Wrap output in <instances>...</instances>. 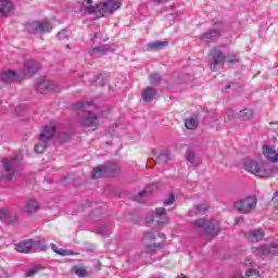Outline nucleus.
<instances>
[{
    "label": "nucleus",
    "mask_w": 278,
    "mask_h": 278,
    "mask_svg": "<svg viewBox=\"0 0 278 278\" xmlns=\"http://www.w3.org/2000/svg\"><path fill=\"white\" fill-rule=\"evenodd\" d=\"M87 7L83 3V10L87 14H97L99 18H103V16H110V14H114L116 10H121V1L118 0H105L104 2H99L96 5H92V0H85Z\"/></svg>",
    "instance_id": "obj_1"
},
{
    "label": "nucleus",
    "mask_w": 278,
    "mask_h": 278,
    "mask_svg": "<svg viewBox=\"0 0 278 278\" xmlns=\"http://www.w3.org/2000/svg\"><path fill=\"white\" fill-rule=\"evenodd\" d=\"M243 168L248 173H251V175L260 177V179H270V177H275V167L263 161L245 160L243 162Z\"/></svg>",
    "instance_id": "obj_2"
},
{
    "label": "nucleus",
    "mask_w": 278,
    "mask_h": 278,
    "mask_svg": "<svg viewBox=\"0 0 278 278\" xmlns=\"http://www.w3.org/2000/svg\"><path fill=\"white\" fill-rule=\"evenodd\" d=\"M195 229H203L207 238H216L220 232V223L218 220L205 222V219H197L194 222Z\"/></svg>",
    "instance_id": "obj_3"
},
{
    "label": "nucleus",
    "mask_w": 278,
    "mask_h": 278,
    "mask_svg": "<svg viewBox=\"0 0 278 278\" xmlns=\"http://www.w3.org/2000/svg\"><path fill=\"white\" fill-rule=\"evenodd\" d=\"M37 72L31 71H4L0 74L2 81H22L27 77H34Z\"/></svg>",
    "instance_id": "obj_4"
},
{
    "label": "nucleus",
    "mask_w": 278,
    "mask_h": 278,
    "mask_svg": "<svg viewBox=\"0 0 278 278\" xmlns=\"http://www.w3.org/2000/svg\"><path fill=\"white\" fill-rule=\"evenodd\" d=\"M257 205V198L255 197H248L243 200H239L235 203V208L240 214H249L253 212V208Z\"/></svg>",
    "instance_id": "obj_5"
},
{
    "label": "nucleus",
    "mask_w": 278,
    "mask_h": 278,
    "mask_svg": "<svg viewBox=\"0 0 278 278\" xmlns=\"http://www.w3.org/2000/svg\"><path fill=\"white\" fill-rule=\"evenodd\" d=\"M27 29L29 34H49L53 29V25L49 21H36L28 23Z\"/></svg>",
    "instance_id": "obj_6"
},
{
    "label": "nucleus",
    "mask_w": 278,
    "mask_h": 278,
    "mask_svg": "<svg viewBox=\"0 0 278 278\" xmlns=\"http://www.w3.org/2000/svg\"><path fill=\"white\" fill-rule=\"evenodd\" d=\"M37 92L39 94H51V92H58V85L47 78H39L36 83Z\"/></svg>",
    "instance_id": "obj_7"
},
{
    "label": "nucleus",
    "mask_w": 278,
    "mask_h": 278,
    "mask_svg": "<svg viewBox=\"0 0 278 278\" xmlns=\"http://www.w3.org/2000/svg\"><path fill=\"white\" fill-rule=\"evenodd\" d=\"M223 31V23L217 22L216 27L207 30L201 37L202 42H216L217 39L220 38V34Z\"/></svg>",
    "instance_id": "obj_8"
},
{
    "label": "nucleus",
    "mask_w": 278,
    "mask_h": 278,
    "mask_svg": "<svg viewBox=\"0 0 278 278\" xmlns=\"http://www.w3.org/2000/svg\"><path fill=\"white\" fill-rule=\"evenodd\" d=\"M156 222L159 225H168V216H166V208L157 207L155 210V215L148 216L146 223L151 225V223Z\"/></svg>",
    "instance_id": "obj_9"
},
{
    "label": "nucleus",
    "mask_w": 278,
    "mask_h": 278,
    "mask_svg": "<svg viewBox=\"0 0 278 278\" xmlns=\"http://www.w3.org/2000/svg\"><path fill=\"white\" fill-rule=\"evenodd\" d=\"M14 162L3 159L2 160V167L0 169V179H7V181H10L12 177L15 175V170L13 167Z\"/></svg>",
    "instance_id": "obj_10"
},
{
    "label": "nucleus",
    "mask_w": 278,
    "mask_h": 278,
    "mask_svg": "<svg viewBox=\"0 0 278 278\" xmlns=\"http://www.w3.org/2000/svg\"><path fill=\"white\" fill-rule=\"evenodd\" d=\"M55 136V124L50 122L48 125L43 126L39 134L40 142H51V139Z\"/></svg>",
    "instance_id": "obj_11"
},
{
    "label": "nucleus",
    "mask_w": 278,
    "mask_h": 278,
    "mask_svg": "<svg viewBox=\"0 0 278 278\" xmlns=\"http://www.w3.org/2000/svg\"><path fill=\"white\" fill-rule=\"evenodd\" d=\"M211 56V64L213 66H222V64H225L227 62V55L220 51L218 48H213L210 52Z\"/></svg>",
    "instance_id": "obj_12"
},
{
    "label": "nucleus",
    "mask_w": 278,
    "mask_h": 278,
    "mask_svg": "<svg viewBox=\"0 0 278 278\" xmlns=\"http://www.w3.org/2000/svg\"><path fill=\"white\" fill-rule=\"evenodd\" d=\"M80 125L83 127H98L99 125V115L87 112L83 117H80Z\"/></svg>",
    "instance_id": "obj_13"
},
{
    "label": "nucleus",
    "mask_w": 278,
    "mask_h": 278,
    "mask_svg": "<svg viewBox=\"0 0 278 278\" xmlns=\"http://www.w3.org/2000/svg\"><path fill=\"white\" fill-rule=\"evenodd\" d=\"M264 230L262 229H255V230H250L245 233V238L250 240V242H260V240H264Z\"/></svg>",
    "instance_id": "obj_14"
},
{
    "label": "nucleus",
    "mask_w": 278,
    "mask_h": 278,
    "mask_svg": "<svg viewBox=\"0 0 278 278\" xmlns=\"http://www.w3.org/2000/svg\"><path fill=\"white\" fill-rule=\"evenodd\" d=\"M263 155L266 157V160H269V162L277 163L278 162V154L270 146H264L263 147Z\"/></svg>",
    "instance_id": "obj_15"
},
{
    "label": "nucleus",
    "mask_w": 278,
    "mask_h": 278,
    "mask_svg": "<svg viewBox=\"0 0 278 278\" xmlns=\"http://www.w3.org/2000/svg\"><path fill=\"white\" fill-rule=\"evenodd\" d=\"M34 249V240L28 239L16 245L18 253H29Z\"/></svg>",
    "instance_id": "obj_16"
},
{
    "label": "nucleus",
    "mask_w": 278,
    "mask_h": 278,
    "mask_svg": "<svg viewBox=\"0 0 278 278\" xmlns=\"http://www.w3.org/2000/svg\"><path fill=\"white\" fill-rule=\"evenodd\" d=\"M14 10V4L10 0H0V14L8 16Z\"/></svg>",
    "instance_id": "obj_17"
},
{
    "label": "nucleus",
    "mask_w": 278,
    "mask_h": 278,
    "mask_svg": "<svg viewBox=\"0 0 278 278\" xmlns=\"http://www.w3.org/2000/svg\"><path fill=\"white\" fill-rule=\"evenodd\" d=\"M155 190H157V185L147 187L146 190L139 192L138 195H135V201H137V203H142V198L148 197V194H152Z\"/></svg>",
    "instance_id": "obj_18"
},
{
    "label": "nucleus",
    "mask_w": 278,
    "mask_h": 278,
    "mask_svg": "<svg viewBox=\"0 0 278 278\" xmlns=\"http://www.w3.org/2000/svg\"><path fill=\"white\" fill-rule=\"evenodd\" d=\"M39 208H40V204H38V201L29 200L25 205L24 212H26V214L31 216V214H36V212H38Z\"/></svg>",
    "instance_id": "obj_19"
},
{
    "label": "nucleus",
    "mask_w": 278,
    "mask_h": 278,
    "mask_svg": "<svg viewBox=\"0 0 278 278\" xmlns=\"http://www.w3.org/2000/svg\"><path fill=\"white\" fill-rule=\"evenodd\" d=\"M155 94H157V90H155L151 87H147L142 91V99H143V101L149 103V102L153 101V99H155Z\"/></svg>",
    "instance_id": "obj_20"
},
{
    "label": "nucleus",
    "mask_w": 278,
    "mask_h": 278,
    "mask_svg": "<svg viewBox=\"0 0 278 278\" xmlns=\"http://www.w3.org/2000/svg\"><path fill=\"white\" fill-rule=\"evenodd\" d=\"M168 46V41H153L147 45V51H160Z\"/></svg>",
    "instance_id": "obj_21"
},
{
    "label": "nucleus",
    "mask_w": 278,
    "mask_h": 278,
    "mask_svg": "<svg viewBox=\"0 0 278 278\" xmlns=\"http://www.w3.org/2000/svg\"><path fill=\"white\" fill-rule=\"evenodd\" d=\"M108 52H110L109 45L93 47L90 51L91 55H106Z\"/></svg>",
    "instance_id": "obj_22"
},
{
    "label": "nucleus",
    "mask_w": 278,
    "mask_h": 278,
    "mask_svg": "<svg viewBox=\"0 0 278 278\" xmlns=\"http://www.w3.org/2000/svg\"><path fill=\"white\" fill-rule=\"evenodd\" d=\"M24 71H40V63L34 59L24 62Z\"/></svg>",
    "instance_id": "obj_23"
},
{
    "label": "nucleus",
    "mask_w": 278,
    "mask_h": 278,
    "mask_svg": "<svg viewBox=\"0 0 278 278\" xmlns=\"http://www.w3.org/2000/svg\"><path fill=\"white\" fill-rule=\"evenodd\" d=\"M103 175H105V166L100 165L96 168H93V170L91 172V177L93 179H101V177H103Z\"/></svg>",
    "instance_id": "obj_24"
},
{
    "label": "nucleus",
    "mask_w": 278,
    "mask_h": 278,
    "mask_svg": "<svg viewBox=\"0 0 278 278\" xmlns=\"http://www.w3.org/2000/svg\"><path fill=\"white\" fill-rule=\"evenodd\" d=\"M50 247H51L52 251L54 253H56V255H62V256L75 255V253H73V251L64 250V249H58V245H55V243H51Z\"/></svg>",
    "instance_id": "obj_25"
},
{
    "label": "nucleus",
    "mask_w": 278,
    "mask_h": 278,
    "mask_svg": "<svg viewBox=\"0 0 278 278\" xmlns=\"http://www.w3.org/2000/svg\"><path fill=\"white\" fill-rule=\"evenodd\" d=\"M239 118L241 121H251L253 118V110L251 109H244L239 112Z\"/></svg>",
    "instance_id": "obj_26"
},
{
    "label": "nucleus",
    "mask_w": 278,
    "mask_h": 278,
    "mask_svg": "<svg viewBox=\"0 0 278 278\" xmlns=\"http://www.w3.org/2000/svg\"><path fill=\"white\" fill-rule=\"evenodd\" d=\"M232 278H260V271L250 268L245 273V276H241L240 274H237Z\"/></svg>",
    "instance_id": "obj_27"
},
{
    "label": "nucleus",
    "mask_w": 278,
    "mask_h": 278,
    "mask_svg": "<svg viewBox=\"0 0 278 278\" xmlns=\"http://www.w3.org/2000/svg\"><path fill=\"white\" fill-rule=\"evenodd\" d=\"M254 253H256V255H258L260 257L264 256V255H268L270 254V248L268 245H261L258 248H254Z\"/></svg>",
    "instance_id": "obj_28"
},
{
    "label": "nucleus",
    "mask_w": 278,
    "mask_h": 278,
    "mask_svg": "<svg viewBox=\"0 0 278 278\" xmlns=\"http://www.w3.org/2000/svg\"><path fill=\"white\" fill-rule=\"evenodd\" d=\"M226 62L228 64H239L240 63V52L230 53L226 56Z\"/></svg>",
    "instance_id": "obj_29"
},
{
    "label": "nucleus",
    "mask_w": 278,
    "mask_h": 278,
    "mask_svg": "<svg viewBox=\"0 0 278 278\" xmlns=\"http://www.w3.org/2000/svg\"><path fill=\"white\" fill-rule=\"evenodd\" d=\"M49 144V141H40L35 144V153L42 154L45 151H47V147Z\"/></svg>",
    "instance_id": "obj_30"
},
{
    "label": "nucleus",
    "mask_w": 278,
    "mask_h": 278,
    "mask_svg": "<svg viewBox=\"0 0 278 278\" xmlns=\"http://www.w3.org/2000/svg\"><path fill=\"white\" fill-rule=\"evenodd\" d=\"M185 127L191 130L197 129V127H199V122L194 117L187 118L185 119Z\"/></svg>",
    "instance_id": "obj_31"
},
{
    "label": "nucleus",
    "mask_w": 278,
    "mask_h": 278,
    "mask_svg": "<svg viewBox=\"0 0 278 278\" xmlns=\"http://www.w3.org/2000/svg\"><path fill=\"white\" fill-rule=\"evenodd\" d=\"M45 270V266L36 265L34 268L28 269L25 274V277H34V275H38V273Z\"/></svg>",
    "instance_id": "obj_32"
},
{
    "label": "nucleus",
    "mask_w": 278,
    "mask_h": 278,
    "mask_svg": "<svg viewBox=\"0 0 278 278\" xmlns=\"http://www.w3.org/2000/svg\"><path fill=\"white\" fill-rule=\"evenodd\" d=\"M74 270L78 277H88V271H86V267L84 266H76Z\"/></svg>",
    "instance_id": "obj_33"
},
{
    "label": "nucleus",
    "mask_w": 278,
    "mask_h": 278,
    "mask_svg": "<svg viewBox=\"0 0 278 278\" xmlns=\"http://www.w3.org/2000/svg\"><path fill=\"white\" fill-rule=\"evenodd\" d=\"M207 210H210V205H207V204H198L195 206L197 214H205V212H207Z\"/></svg>",
    "instance_id": "obj_34"
},
{
    "label": "nucleus",
    "mask_w": 278,
    "mask_h": 278,
    "mask_svg": "<svg viewBox=\"0 0 278 278\" xmlns=\"http://www.w3.org/2000/svg\"><path fill=\"white\" fill-rule=\"evenodd\" d=\"M154 239H155V233H153L151 231L144 232L143 242L146 244H149V242H152V240H154Z\"/></svg>",
    "instance_id": "obj_35"
},
{
    "label": "nucleus",
    "mask_w": 278,
    "mask_h": 278,
    "mask_svg": "<svg viewBox=\"0 0 278 278\" xmlns=\"http://www.w3.org/2000/svg\"><path fill=\"white\" fill-rule=\"evenodd\" d=\"M87 105H90V103L76 102L72 105V110H84Z\"/></svg>",
    "instance_id": "obj_36"
},
{
    "label": "nucleus",
    "mask_w": 278,
    "mask_h": 278,
    "mask_svg": "<svg viewBox=\"0 0 278 278\" xmlns=\"http://www.w3.org/2000/svg\"><path fill=\"white\" fill-rule=\"evenodd\" d=\"M56 36L59 40H68V31L66 30H61Z\"/></svg>",
    "instance_id": "obj_37"
},
{
    "label": "nucleus",
    "mask_w": 278,
    "mask_h": 278,
    "mask_svg": "<svg viewBox=\"0 0 278 278\" xmlns=\"http://www.w3.org/2000/svg\"><path fill=\"white\" fill-rule=\"evenodd\" d=\"M105 81L106 79L102 75L98 76L96 79L97 86H104Z\"/></svg>",
    "instance_id": "obj_38"
},
{
    "label": "nucleus",
    "mask_w": 278,
    "mask_h": 278,
    "mask_svg": "<svg viewBox=\"0 0 278 278\" xmlns=\"http://www.w3.org/2000/svg\"><path fill=\"white\" fill-rule=\"evenodd\" d=\"M186 157L188 162H191V164H194V153L192 151H188L186 154Z\"/></svg>",
    "instance_id": "obj_39"
},
{
    "label": "nucleus",
    "mask_w": 278,
    "mask_h": 278,
    "mask_svg": "<svg viewBox=\"0 0 278 278\" xmlns=\"http://www.w3.org/2000/svg\"><path fill=\"white\" fill-rule=\"evenodd\" d=\"M159 81H160V75L153 74V75L150 77V84H157Z\"/></svg>",
    "instance_id": "obj_40"
},
{
    "label": "nucleus",
    "mask_w": 278,
    "mask_h": 278,
    "mask_svg": "<svg viewBox=\"0 0 278 278\" xmlns=\"http://www.w3.org/2000/svg\"><path fill=\"white\" fill-rule=\"evenodd\" d=\"M38 249H40V251H47V249H49V245H47V243L39 241L37 243Z\"/></svg>",
    "instance_id": "obj_41"
},
{
    "label": "nucleus",
    "mask_w": 278,
    "mask_h": 278,
    "mask_svg": "<svg viewBox=\"0 0 278 278\" xmlns=\"http://www.w3.org/2000/svg\"><path fill=\"white\" fill-rule=\"evenodd\" d=\"M173 203H175V195L170 194L164 205H173Z\"/></svg>",
    "instance_id": "obj_42"
},
{
    "label": "nucleus",
    "mask_w": 278,
    "mask_h": 278,
    "mask_svg": "<svg viewBox=\"0 0 278 278\" xmlns=\"http://www.w3.org/2000/svg\"><path fill=\"white\" fill-rule=\"evenodd\" d=\"M160 247H162L160 243L159 244H148V249L149 251H155L156 249H160Z\"/></svg>",
    "instance_id": "obj_43"
},
{
    "label": "nucleus",
    "mask_w": 278,
    "mask_h": 278,
    "mask_svg": "<svg viewBox=\"0 0 278 278\" xmlns=\"http://www.w3.org/2000/svg\"><path fill=\"white\" fill-rule=\"evenodd\" d=\"M5 214V210L0 211V219L3 220V215Z\"/></svg>",
    "instance_id": "obj_44"
},
{
    "label": "nucleus",
    "mask_w": 278,
    "mask_h": 278,
    "mask_svg": "<svg viewBox=\"0 0 278 278\" xmlns=\"http://www.w3.org/2000/svg\"><path fill=\"white\" fill-rule=\"evenodd\" d=\"M18 222V217H14L13 219H11V223H17Z\"/></svg>",
    "instance_id": "obj_45"
},
{
    "label": "nucleus",
    "mask_w": 278,
    "mask_h": 278,
    "mask_svg": "<svg viewBox=\"0 0 278 278\" xmlns=\"http://www.w3.org/2000/svg\"><path fill=\"white\" fill-rule=\"evenodd\" d=\"M99 38V35H97V33L93 35L92 40H97Z\"/></svg>",
    "instance_id": "obj_46"
},
{
    "label": "nucleus",
    "mask_w": 278,
    "mask_h": 278,
    "mask_svg": "<svg viewBox=\"0 0 278 278\" xmlns=\"http://www.w3.org/2000/svg\"><path fill=\"white\" fill-rule=\"evenodd\" d=\"M244 264H245V266H249V264H251V263L249 260H247V261H244Z\"/></svg>",
    "instance_id": "obj_47"
},
{
    "label": "nucleus",
    "mask_w": 278,
    "mask_h": 278,
    "mask_svg": "<svg viewBox=\"0 0 278 278\" xmlns=\"http://www.w3.org/2000/svg\"><path fill=\"white\" fill-rule=\"evenodd\" d=\"M226 88H229V86H227Z\"/></svg>",
    "instance_id": "obj_48"
}]
</instances>
